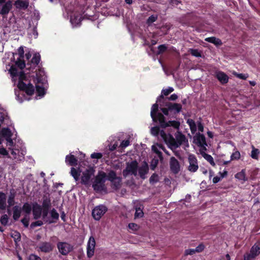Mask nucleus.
Instances as JSON below:
<instances>
[{
  "label": "nucleus",
  "mask_w": 260,
  "mask_h": 260,
  "mask_svg": "<svg viewBox=\"0 0 260 260\" xmlns=\"http://www.w3.org/2000/svg\"><path fill=\"white\" fill-rule=\"evenodd\" d=\"M19 57L16 61V64L20 68L18 70L15 67L12 66L9 70V72L10 74L13 81L15 83L17 82V87L20 89V91H15V94L17 97V100L21 103L24 100H26L25 98H23L21 95H23V91L29 95H32L35 91L34 86L30 83V80H29L26 74H24L22 71V69L25 67L24 61L21 59L24 57V49L23 47H20L18 50Z\"/></svg>",
  "instance_id": "nucleus-1"
},
{
  "label": "nucleus",
  "mask_w": 260,
  "mask_h": 260,
  "mask_svg": "<svg viewBox=\"0 0 260 260\" xmlns=\"http://www.w3.org/2000/svg\"><path fill=\"white\" fill-rule=\"evenodd\" d=\"M174 91V88L171 87L163 89L161 91V95H160L157 100L156 103L153 104L151 107V117L153 121H158L161 127H166L168 126H172L174 128L178 129L180 126L179 122L176 121H169L168 122L165 121V118L164 115L161 113L157 112L158 108V103L160 107L164 106L161 104V101H164L165 99L164 95H168Z\"/></svg>",
  "instance_id": "nucleus-2"
},
{
  "label": "nucleus",
  "mask_w": 260,
  "mask_h": 260,
  "mask_svg": "<svg viewBox=\"0 0 260 260\" xmlns=\"http://www.w3.org/2000/svg\"><path fill=\"white\" fill-rule=\"evenodd\" d=\"M35 81L37 82L36 87L38 95L42 97L45 94L44 84L46 80L44 71L40 70L36 73Z\"/></svg>",
  "instance_id": "nucleus-3"
},
{
  "label": "nucleus",
  "mask_w": 260,
  "mask_h": 260,
  "mask_svg": "<svg viewBox=\"0 0 260 260\" xmlns=\"http://www.w3.org/2000/svg\"><path fill=\"white\" fill-rule=\"evenodd\" d=\"M187 140L185 136L180 132H177L175 134V139L172 136H169L168 144L169 147L174 150L179 147L181 145L187 143Z\"/></svg>",
  "instance_id": "nucleus-4"
},
{
  "label": "nucleus",
  "mask_w": 260,
  "mask_h": 260,
  "mask_svg": "<svg viewBox=\"0 0 260 260\" xmlns=\"http://www.w3.org/2000/svg\"><path fill=\"white\" fill-rule=\"evenodd\" d=\"M162 105L164 106H165L166 108H161V110L166 115H169V112L178 113L182 109V106L180 104L167 103L166 105Z\"/></svg>",
  "instance_id": "nucleus-5"
},
{
  "label": "nucleus",
  "mask_w": 260,
  "mask_h": 260,
  "mask_svg": "<svg viewBox=\"0 0 260 260\" xmlns=\"http://www.w3.org/2000/svg\"><path fill=\"white\" fill-rule=\"evenodd\" d=\"M138 162L136 160L127 162L125 169L123 171L122 174L124 177L129 175H137Z\"/></svg>",
  "instance_id": "nucleus-6"
},
{
  "label": "nucleus",
  "mask_w": 260,
  "mask_h": 260,
  "mask_svg": "<svg viewBox=\"0 0 260 260\" xmlns=\"http://www.w3.org/2000/svg\"><path fill=\"white\" fill-rule=\"evenodd\" d=\"M260 254V242L254 244L251 248L249 252L244 254V260H253Z\"/></svg>",
  "instance_id": "nucleus-7"
},
{
  "label": "nucleus",
  "mask_w": 260,
  "mask_h": 260,
  "mask_svg": "<svg viewBox=\"0 0 260 260\" xmlns=\"http://www.w3.org/2000/svg\"><path fill=\"white\" fill-rule=\"evenodd\" d=\"M107 211V208L104 205L96 206L92 211L93 218L96 220H99Z\"/></svg>",
  "instance_id": "nucleus-8"
},
{
  "label": "nucleus",
  "mask_w": 260,
  "mask_h": 260,
  "mask_svg": "<svg viewBox=\"0 0 260 260\" xmlns=\"http://www.w3.org/2000/svg\"><path fill=\"white\" fill-rule=\"evenodd\" d=\"M59 252L63 255H67L73 249V246L70 244L64 242H59L57 244Z\"/></svg>",
  "instance_id": "nucleus-9"
},
{
  "label": "nucleus",
  "mask_w": 260,
  "mask_h": 260,
  "mask_svg": "<svg viewBox=\"0 0 260 260\" xmlns=\"http://www.w3.org/2000/svg\"><path fill=\"white\" fill-rule=\"evenodd\" d=\"M188 161L189 163L188 170L192 173L196 172L199 169L198 161L196 157L193 154H189Z\"/></svg>",
  "instance_id": "nucleus-10"
},
{
  "label": "nucleus",
  "mask_w": 260,
  "mask_h": 260,
  "mask_svg": "<svg viewBox=\"0 0 260 260\" xmlns=\"http://www.w3.org/2000/svg\"><path fill=\"white\" fill-rule=\"evenodd\" d=\"M0 14L4 16L7 15L12 7V3L10 1L5 3V0H0Z\"/></svg>",
  "instance_id": "nucleus-11"
},
{
  "label": "nucleus",
  "mask_w": 260,
  "mask_h": 260,
  "mask_svg": "<svg viewBox=\"0 0 260 260\" xmlns=\"http://www.w3.org/2000/svg\"><path fill=\"white\" fill-rule=\"evenodd\" d=\"M95 241L93 236H90L87 244V256L89 258L92 257L94 254Z\"/></svg>",
  "instance_id": "nucleus-12"
},
{
  "label": "nucleus",
  "mask_w": 260,
  "mask_h": 260,
  "mask_svg": "<svg viewBox=\"0 0 260 260\" xmlns=\"http://www.w3.org/2000/svg\"><path fill=\"white\" fill-rule=\"evenodd\" d=\"M95 170L93 168H90L82 173L81 182L84 184H88L90 178L94 175Z\"/></svg>",
  "instance_id": "nucleus-13"
},
{
  "label": "nucleus",
  "mask_w": 260,
  "mask_h": 260,
  "mask_svg": "<svg viewBox=\"0 0 260 260\" xmlns=\"http://www.w3.org/2000/svg\"><path fill=\"white\" fill-rule=\"evenodd\" d=\"M37 248L38 251L48 253L52 251L53 246L50 242H44L40 243Z\"/></svg>",
  "instance_id": "nucleus-14"
},
{
  "label": "nucleus",
  "mask_w": 260,
  "mask_h": 260,
  "mask_svg": "<svg viewBox=\"0 0 260 260\" xmlns=\"http://www.w3.org/2000/svg\"><path fill=\"white\" fill-rule=\"evenodd\" d=\"M193 142L198 146L204 147L206 145L205 137L203 135L197 134L193 137Z\"/></svg>",
  "instance_id": "nucleus-15"
},
{
  "label": "nucleus",
  "mask_w": 260,
  "mask_h": 260,
  "mask_svg": "<svg viewBox=\"0 0 260 260\" xmlns=\"http://www.w3.org/2000/svg\"><path fill=\"white\" fill-rule=\"evenodd\" d=\"M170 165L171 169L174 173L177 174L179 172V163L178 161L174 157H172L170 158Z\"/></svg>",
  "instance_id": "nucleus-16"
},
{
  "label": "nucleus",
  "mask_w": 260,
  "mask_h": 260,
  "mask_svg": "<svg viewBox=\"0 0 260 260\" xmlns=\"http://www.w3.org/2000/svg\"><path fill=\"white\" fill-rule=\"evenodd\" d=\"M151 134L154 136H156L159 134L164 140L167 141V135L163 131H159L158 126L152 127L151 128Z\"/></svg>",
  "instance_id": "nucleus-17"
},
{
  "label": "nucleus",
  "mask_w": 260,
  "mask_h": 260,
  "mask_svg": "<svg viewBox=\"0 0 260 260\" xmlns=\"http://www.w3.org/2000/svg\"><path fill=\"white\" fill-rule=\"evenodd\" d=\"M215 77L221 84H226L229 81V77L223 72H216Z\"/></svg>",
  "instance_id": "nucleus-18"
},
{
  "label": "nucleus",
  "mask_w": 260,
  "mask_h": 260,
  "mask_svg": "<svg viewBox=\"0 0 260 260\" xmlns=\"http://www.w3.org/2000/svg\"><path fill=\"white\" fill-rule=\"evenodd\" d=\"M29 5V2L27 0H17L14 3L16 8L19 10H25Z\"/></svg>",
  "instance_id": "nucleus-19"
},
{
  "label": "nucleus",
  "mask_w": 260,
  "mask_h": 260,
  "mask_svg": "<svg viewBox=\"0 0 260 260\" xmlns=\"http://www.w3.org/2000/svg\"><path fill=\"white\" fill-rule=\"evenodd\" d=\"M81 20V14L75 13L71 16L70 22L73 26H76L80 24Z\"/></svg>",
  "instance_id": "nucleus-20"
},
{
  "label": "nucleus",
  "mask_w": 260,
  "mask_h": 260,
  "mask_svg": "<svg viewBox=\"0 0 260 260\" xmlns=\"http://www.w3.org/2000/svg\"><path fill=\"white\" fill-rule=\"evenodd\" d=\"M40 61V55L39 54L36 53L34 54L31 60V63H27V69H29L31 68H35L39 63Z\"/></svg>",
  "instance_id": "nucleus-21"
},
{
  "label": "nucleus",
  "mask_w": 260,
  "mask_h": 260,
  "mask_svg": "<svg viewBox=\"0 0 260 260\" xmlns=\"http://www.w3.org/2000/svg\"><path fill=\"white\" fill-rule=\"evenodd\" d=\"M148 171V166L146 163H144L138 169L139 174L141 178L144 179Z\"/></svg>",
  "instance_id": "nucleus-22"
},
{
  "label": "nucleus",
  "mask_w": 260,
  "mask_h": 260,
  "mask_svg": "<svg viewBox=\"0 0 260 260\" xmlns=\"http://www.w3.org/2000/svg\"><path fill=\"white\" fill-rule=\"evenodd\" d=\"M32 210L34 218L37 219L40 218L42 214V208L41 206L38 204L34 205Z\"/></svg>",
  "instance_id": "nucleus-23"
},
{
  "label": "nucleus",
  "mask_w": 260,
  "mask_h": 260,
  "mask_svg": "<svg viewBox=\"0 0 260 260\" xmlns=\"http://www.w3.org/2000/svg\"><path fill=\"white\" fill-rule=\"evenodd\" d=\"M77 159L72 154L68 155L66 156V162L67 164L70 166H76L77 165Z\"/></svg>",
  "instance_id": "nucleus-24"
},
{
  "label": "nucleus",
  "mask_w": 260,
  "mask_h": 260,
  "mask_svg": "<svg viewBox=\"0 0 260 260\" xmlns=\"http://www.w3.org/2000/svg\"><path fill=\"white\" fill-rule=\"evenodd\" d=\"M106 178V174L104 172H99L95 177L94 182L104 184Z\"/></svg>",
  "instance_id": "nucleus-25"
},
{
  "label": "nucleus",
  "mask_w": 260,
  "mask_h": 260,
  "mask_svg": "<svg viewBox=\"0 0 260 260\" xmlns=\"http://www.w3.org/2000/svg\"><path fill=\"white\" fill-rule=\"evenodd\" d=\"M13 218L15 220H17L21 215V208L18 206H15L13 209Z\"/></svg>",
  "instance_id": "nucleus-26"
},
{
  "label": "nucleus",
  "mask_w": 260,
  "mask_h": 260,
  "mask_svg": "<svg viewBox=\"0 0 260 260\" xmlns=\"http://www.w3.org/2000/svg\"><path fill=\"white\" fill-rule=\"evenodd\" d=\"M6 195L4 192H0V209L5 210L6 208Z\"/></svg>",
  "instance_id": "nucleus-27"
},
{
  "label": "nucleus",
  "mask_w": 260,
  "mask_h": 260,
  "mask_svg": "<svg viewBox=\"0 0 260 260\" xmlns=\"http://www.w3.org/2000/svg\"><path fill=\"white\" fill-rule=\"evenodd\" d=\"M235 178L239 180L242 181L243 182L248 180V178L246 177L245 170L243 169L240 172L235 175Z\"/></svg>",
  "instance_id": "nucleus-28"
},
{
  "label": "nucleus",
  "mask_w": 260,
  "mask_h": 260,
  "mask_svg": "<svg viewBox=\"0 0 260 260\" xmlns=\"http://www.w3.org/2000/svg\"><path fill=\"white\" fill-rule=\"evenodd\" d=\"M50 214L51 216V219H48L47 220V222H48L49 223H52L55 222V220H57L59 218V214L54 209H53L51 212Z\"/></svg>",
  "instance_id": "nucleus-29"
},
{
  "label": "nucleus",
  "mask_w": 260,
  "mask_h": 260,
  "mask_svg": "<svg viewBox=\"0 0 260 260\" xmlns=\"http://www.w3.org/2000/svg\"><path fill=\"white\" fill-rule=\"evenodd\" d=\"M205 40L207 42L213 43L216 46H220L222 44V42L220 39L213 37L206 38Z\"/></svg>",
  "instance_id": "nucleus-30"
},
{
  "label": "nucleus",
  "mask_w": 260,
  "mask_h": 260,
  "mask_svg": "<svg viewBox=\"0 0 260 260\" xmlns=\"http://www.w3.org/2000/svg\"><path fill=\"white\" fill-rule=\"evenodd\" d=\"M162 149V146L160 145H158V144H156V145H154L152 146V150L156 153L158 155V157L160 158V159H162V155H161V152L160 151V149Z\"/></svg>",
  "instance_id": "nucleus-31"
},
{
  "label": "nucleus",
  "mask_w": 260,
  "mask_h": 260,
  "mask_svg": "<svg viewBox=\"0 0 260 260\" xmlns=\"http://www.w3.org/2000/svg\"><path fill=\"white\" fill-rule=\"evenodd\" d=\"M187 124L189 125L191 132L194 134L197 131V125L192 119H188L187 121Z\"/></svg>",
  "instance_id": "nucleus-32"
},
{
  "label": "nucleus",
  "mask_w": 260,
  "mask_h": 260,
  "mask_svg": "<svg viewBox=\"0 0 260 260\" xmlns=\"http://www.w3.org/2000/svg\"><path fill=\"white\" fill-rule=\"evenodd\" d=\"M110 182L112 183L113 187L117 189L120 187L121 179L120 177H118Z\"/></svg>",
  "instance_id": "nucleus-33"
},
{
  "label": "nucleus",
  "mask_w": 260,
  "mask_h": 260,
  "mask_svg": "<svg viewBox=\"0 0 260 260\" xmlns=\"http://www.w3.org/2000/svg\"><path fill=\"white\" fill-rule=\"evenodd\" d=\"M71 174L73 177L75 181H78L79 179V176L80 175V172L78 171L77 170L75 169L74 168H72L71 170Z\"/></svg>",
  "instance_id": "nucleus-34"
},
{
  "label": "nucleus",
  "mask_w": 260,
  "mask_h": 260,
  "mask_svg": "<svg viewBox=\"0 0 260 260\" xmlns=\"http://www.w3.org/2000/svg\"><path fill=\"white\" fill-rule=\"evenodd\" d=\"M93 188L95 190L101 191L104 189L105 185L104 184L100 183L94 182L92 185Z\"/></svg>",
  "instance_id": "nucleus-35"
},
{
  "label": "nucleus",
  "mask_w": 260,
  "mask_h": 260,
  "mask_svg": "<svg viewBox=\"0 0 260 260\" xmlns=\"http://www.w3.org/2000/svg\"><path fill=\"white\" fill-rule=\"evenodd\" d=\"M22 210L27 214H29L32 209L31 205L26 203H24L22 207Z\"/></svg>",
  "instance_id": "nucleus-36"
},
{
  "label": "nucleus",
  "mask_w": 260,
  "mask_h": 260,
  "mask_svg": "<svg viewBox=\"0 0 260 260\" xmlns=\"http://www.w3.org/2000/svg\"><path fill=\"white\" fill-rule=\"evenodd\" d=\"M25 154V151L21 150V151L18 153V156H13V159H15L16 161H21L24 159V156Z\"/></svg>",
  "instance_id": "nucleus-37"
},
{
  "label": "nucleus",
  "mask_w": 260,
  "mask_h": 260,
  "mask_svg": "<svg viewBox=\"0 0 260 260\" xmlns=\"http://www.w3.org/2000/svg\"><path fill=\"white\" fill-rule=\"evenodd\" d=\"M107 179L109 180L110 181H111L115 178H116L118 177L116 174V173L113 171H110L107 175H106Z\"/></svg>",
  "instance_id": "nucleus-38"
},
{
  "label": "nucleus",
  "mask_w": 260,
  "mask_h": 260,
  "mask_svg": "<svg viewBox=\"0 0 260 260\" xmlns=\"http://www.w3.org/2000/svg\"><path fill=\"white\" fill-rule=\"evenodd\" d=\"M15 194L14 193H11L8 198V203L9 207H11L14 205L15 204Z\"/></svg>",
  "instance_id": "nucleus-39"
},
{
  "label": "nucleus",
  "mask_w": 260,
  "mask_h": 260,
  "mask_svg": "<svg viewBox=\"0 0 260 260\" xmlns=\"http://www.w3.org/2000/svg\"><path fill=\"white\" fill-rule=\"evenodd\" d=\"M11 237L14 239L15 242L17 240L19 241L20 240V234L16 231H13L11 233Z\"/></svg>",
  "instance_id": "nucleus-40"
},
{
  "label": "nucleus",
  "mask_w": 260,
  "mask_h": 260,
  "mask_svg": "<svg viewBox=\"0 0 260 260\" xmlns=\"http://www.w3.org/2000/svg\"><path fill=\"white\" fill-rule=\"evenodd\" d=\"M8 221L9 218L7 214H4L2 216L0 221L3 225H6L8 224Z\"/></svg>",
  "instance_id": "nucleus-41"
},
{
  "label": "nucleus",
  "mask_w": 260,
  "mask_h": 260,
  "mask_svg": "<svg viewBox=\"0 0 260 260\" xmlns=\"http://www.w3.org/2000/svg\"><path fill=\"white\" fill-rule=\"evenodd\" d=\"M259 152L257 149L253 148L251 152V157L254 159H257Z\"/></svg>",
  "instance_id": "nucleus-42"
},
{
  "label": "nucleus",
  "mask_w": 260,
  "mask_h": 260,
  "mask_svg": "<svg viewBox=\"0 0 260 260\" xmlns=\"http://www.w3.org/2000/svg\"><path fill=\"white\" fill-rule=\"evenodd\" d=\"M233 74L238 78L243 80H246L248 77V75L247 74H238L235 72Z\"/></svg>",
  "instance_id": "nucleus-43"
},
{
  "label": "nucleus",
  "mask_w": 260,
  "mask_h": 260,
  "mask_svg": "<svg viewBox=\"0 0 260 260\" xmlns=\"http://www.w3.org/2000/svg\"><path fill=\"white\" fill-rule=\"evenodd\" d=\"M240 158V153L238 151L233 152L231 156V160L239 159Z\"/></svg>",
  "instance_id": "nucleus-44"
},
{
  "label": "nucleus",
  "mask_w": 260,
  "mask_h": 260,
  "mask_svg": "<svg viewBox=\"0 0 260 260\" xmlns=\"http://www.w3.org/2000/svg\"><path fill=\"white\" fill-rule=\"evenodd\" d=\"M143 212L140 208H137L136 209V212L135 214V218H140L143 217Z\"/></svg>",
  "instance_id": "nucleus-45"
},
{
  "label": "nucleus",
  "mask_w": 260,
  "mask_h": 260,
  "mask_svg": "<svg viewBox=\"0 0 260 260\" xmlns=\"http://www.w3.org/2000/svg\"><path fill=\"white\" fill-rule=\"evenodd\" d=\"M128 228L133 231H137L139 230V226L137 224L130 223L128 224Z\"/></svg>",
  "instance_id": "nucleus-46"
},
{
  "label": "nucleus",
  "mask_w": 260,
  "mask_h": 260,
  "mask_svg": "<svg viewBox=\"0 0 260 260\" xmlns=\"http://www.w3.org/2000/svg\"><path fill=\"white\" fill-rule=\"evenodd\" d=\"M190 53L192 55L196 57H201V54L197 49H191L189 50Z\"/></svg>",
  "instance_id": "nucleus-47"
},
{
  "label": "nucleus",
  "mask_w": 260,
  "mask_h": 260,
  "mask_svg": "<svg viewBox=\"0 0 260 260\" xmlns=\"http://www.w3.org/2000/svg\"><path fill=\"white\" fill-rule=\"evenodd\" d=\"M158 176L155 174H153L150 178V182L152 183H156L158 181Z\"/></svg>",
  "instance_id": "nucleus-48"
},
{
  "label": "nucleus",
  "mask_w": 260,
  "mask_h": 260,
  "mask_svg": "<svg viewBox=\"0 0 260 260\" xmlns=\"http://www.w3.org/2000/svg\"><path fill=\"white\" fill-rule=\"evenodd\" d=\"M157 19V16L155 15H151L150 16L148 19H147V23L149 24H151L152 23L156 21Z\"/></svg>",
  "instance_id": "nucleus-49"
},
{
  "label": "nucleus",
  "mask_w": 260,
  "mask_h": 260,
  "mask_svg": "<svg viewBox=\"0 0 260 260\" xmlns=\"http://www.w3.org/2000/svg\"><path fill=\"white\" fill-rule=\"evenodd\" d=\"M129 141L128 140H123L121 142L120 147L122 148H124L129 145Z\"/></svg>",
  "instance_id": "nucleus-50"
},
{
  "label": "nucleus",
  "mask_w": 260,
  "mask_h": 260,
  "mask_svg": "<svg viewBox=\"0 0 260 260\" xmlns=\"http://www.w3.org/2000/svg\"><path fill=\"white\" fill-rule=\"evenodd\" d=\"M158 162V160L157 159L154 158L151 162V169L152 170H154V169L156 168V166L157 165Z\"/></svg>",
  "instance_id": "nucleus-51"
},
{
  "label": "nucleus",
  "mask_w": 260,
  "mask_h": 260,
  "mask_svg": "<svg viewBox=\"0 0 260 260\" xmlns=\"http://www.w3.org/2000/svg\"><path fill=\"white\" fill-rule=\"evenodd\" d=\"M205 158L210 163L211 165L212 166L215 165L213 158L210 155L207 154Z\"/></svg>",
  "instance_id": "nucleus-52"
},
{
  "label": "nucleus",
  "mask_w": 260,
  "mask_h": 260,
  "mask_svg": "<svg viewBox=\"0 0 260 260\" xmlns=\"http://www.w3.org/2000/svg\"><path fill=\"white\" fill-rule=\"evenodd\" d=\"M103 155L101 153H93L91 154V157L92 158L100 159L102 158Z\"/></svg>",
  "instance_id": "nucleus-53"
},
{
  "label": "nucleus",
  "mask_w": 260,
  "mask_h": 260,
  "mask_svg": "<svg viewBox=\"0 0 260 260\" xmlns=\"http://www.w3.org/2000/svg\"><path fill=\"white\" fill-rule=\"evenodd\" d=\"M204 248H205V246L203 244H200L199 245H198L195 248V251L196 252H198V253L201 252L202 251H203Z\"/></svg>",
  "instance_id": "nucleus-54"
},
{
  "label": "nucleus",
  "mask_w": 260,
  "mask_h": 260,
  "mask_svg": "<svg viewBox=\"0 0 260 260\" xmlns=\"http://www.w3.org/2000/svg\"><path fill=\"white\" fill-rule=\"evenodd\" d=\"M196 253V252L195 251V249H188L185 250V254L186 255H193Z\"/></svg>",
  "instance_id": "nucleus-55"
},
{
  "label": "nucleus",
  "mask_w": 260,
  "mask_h": 260,
  "mask_svg": "<svg viewBox=\"0 0 260 260\" xmlns=\"http://www.w3.org/2000/svg\"><path fill=\"white\" fill-rule=\"evenodd\" d=\"M167 49V47L164 45H161L158 47V53H161L164 52Z\"/></svg>",
  "instance_id": "nucleus-56"
},
{
  "label": "nucleus",
  "mask_w": 260,
  "mask_h": 260,
  "mask_svg": "<svg viewBox=\"0 0 260 260\" xmlns=\"http://www.w3.org/2000/svg\"><path fill=\"white\" fill-rule=\"evenodd\" d=\"M28 260H41V258L35 254H31L29 256Z\"/></svg>",
  "instance_id": "nucleus-57"
},
{
  "label": "nucleus",
  "mask_w": 260,
  "mask_h": 260,
  "mask_svg": "<svg viewBox=\"0 0 260 260\" xmlns=\"http://www.w3.org/2000/svg\"><path fill=\"white\" fill-rule=\"evenodd\" d=\"M43 224V222L42 221L39 220L36 222H34L31 223V226L32 227H35L37 226H41Z\"/></svg>",
  "instance_id": "nucleus-58"
},
{
  "label": "nucleus",
  "mask_w": 260,
  "mask_h": 260,
  "mask_svg": "<svg viewBox=\"0 0 260 260\" xmlns=\"http://www.w3.org/2000/svg\"><path fill=\"white\" fill-rule=\"evenodd\" d=\"M21 222L23 223V224H24V225L25 227H27L28 226L29 221H28V219H27L26 217L23 218V219H22L21 220Z\"/></svg>",
  "instance_id": "nucleus-59"
},
{
  "label": "nucleus",
  "mask_w": 260,
  "mask_h": 260,
  "mask_svg": "<svg viewBox=\"0 0 260 260\" xmlns=\"http://www.w3.org/2000/svg\"><path fill=\"white\" fill-rule=\"evenodd\" d=\"M222 179L221 177L220 176H215L213 178V182L214 183H216L220 181V180Z\"/></svg>",
  "instance_id": "nucleus-60"
},
{
  "label": "nucleus",
  "mask_w": 260,
  "mask_h": 260,
  "mask_svg": "<svg viewBox=\"0 0 260 260\" xmlns=\"http://www.w3.org/2000/svg\"><path fill=\"white\" fill-rule=\"evenodd\" d=\"M178 98V95L176 94H172L169 98H168V100L171 101H175Z\"/></svg>",
  "instance_id": "nucleus-61"
},
{
  "label": "nucleus",
  "mask_w": 260,
  "mask_h": 260,
  "mask_svg": "<svg viewBox=\"0 0 260 260\" xmlns=\"http://www.w3.org/2000/svg\"><path fill=\"white\" fill-rule=\"evenodd\" d=\"M20 152V151L18 149L13 150L11 152V154L12 155V158H13V156H18V153Z\"/></svg>",
  "instance_id": "nucleus-62"
},
{
  "label": "nucleus",
  "mask_w": 260,
  "mask_h": 260,
  "mask_svg": "<svg viewBox=\"0 0 260 260\" xmlns=\"http://www.w3.org/2000/svg\"><path fill=\"white\" fill-rule=\"evenodd\" d=\"M198 128L199 131L203 132L204 126L201 122H198Z\"/></svg>",
  "instance_id": "nucleus-63"
},
{
  "label": "nucleus",
  "mask_w": 260,
  "mask_h": 260,
  "mask_svg": "<svg viewBox=\"0 0 260 260\" xmlns=\"http://www.w3.org/2000/svg\"><path fill=\"white\" fill-rule=\"evenodd\" d=\"M219 175L222 178L225 177L228 175V172L226 170H224L223 172H219Z\"/></svg>",
  "instance_id": "nucleus-64"
}]
</instances>
